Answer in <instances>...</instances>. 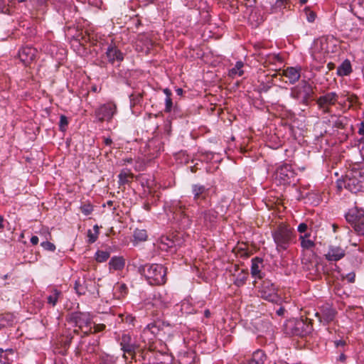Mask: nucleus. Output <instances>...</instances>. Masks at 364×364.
Masks as SVG:
<instances>
[{
	"instance_id": "nucleus-1",
	"label": "nucleus",
	"mask_w": 364,
	"mask_h": 364,
	"mask_svg": "<svg viewBox=\"0 0 364 364\" xmlns=\"http://www.w3.org/2000/svg\"><path fill=\"white\" fill-rule=\"evenodd\" d=\"M138 272L151 285L164 284L166 281V268L161 264H146L140 265Z\"/></svg>"
},
{
	"instance_id": "nucleus-2",
	"label": "nucleus",
	"mask_w": 364,
	"mask_h": 364,
	"mask_svg": "<svg viewBox=\"0 0 364 364\" xmlns=\"http://www.w3.org/2000/svg\"><path fill=\"white\" fill-rule=\"evenodd\" d=\"M272 235L279 252L287 250L295 237L293 230L284 224H280L272 230Z\"/></svg>"
},
{
	"instance_id": "nucleus-3",
	"label": "nucleus",
	"mask_w": 364,
	"mask_h": 364,
	"mask_svg": "<svg viewBox=\"0 0 364 364\" xmlns=\"http://www.w3.org/2000/svg\"><path fill=\"white\" fill-rule=\"evenodd\" d=\"M343 183L345 188L352 193L364 191V167L348 171Z\"/></svg>"
},
{
	"instance_id": "nucleus-4",
	"label": "nucleus",
	"mask_w": 364,
	"mask_h": 364,
	"mask_svg": "<svg viewBox=\"0 0 364 364\" xmlns=\"http://www.w3.org/2000/svg\"><path fill=\"white\" fill-rule=\"evenodd\" d=\"M346 220L350 223L355 231L360 235H364V210L354 207L346 214Z\"/></svg>"
},
{
	"instance_id": "nucleus-5",
	"label": "nucleus",
	"mask_w": 364,
	"mask_h": 364,
	"mask_svg": "<svg viewBox=\"0 0 364 364\" xmlns=\"http://www.w3.org/2000/svg\"><path fill=\"white\" fill-rule=\"evenodd\" d=\"M314 90L312 86L306 81H302L298 85L291 90V97L300 100L303 104L306 105L312 97Z\"/></svg>"
},
{
	"instance_id": "nucleus-6",
	"label": "nucleus",
	"mask_w": 364,
	"mask_h": 364,
	"mask_svg": "<svg viewBox=\"0 0 364 364\" xmlns=\"http://www.w3.org/2000/svg\"><path fill=\"white\" fill-rule=\"evenodd\" d=\"M260 296L272 303L278 304L281 301V297L277 294V289L269 280L262 282L259 290Z\"/></svg>"
},
{
	"instance_id": "nucleus-7",
	"label": "nucleus",
	"mask_w": 364,
	"mask_h": 364,
	"mask_svg": "<svg viewBox=\"0 0 364 364\" xmlns=\"http://www.w3.org/2000/svg\"><path fill=\"white\" fill-rule=\"evenodd\" d=\"M289 333L293 336H305L311 331L312 326L310 323L303 319L289 321L287 324Z\"/></svg>"
},
{
	"instance_id": "nucleus-8",
	"label": "nucleus",
	"mask_w": 364,
	"mask_h": 364,
	"mask_svg": "<svg viewBox=\"0 0 364 364\" xmlns=\"http://www.w3.org/2000/svg\"><path fill=\"white\" fill-rule=\"evenodd\" d=\"M294 178L295 172L291 166L288 164L280 166L275 173V179L281 184L290 183L294 181Z\"/></svg>"
},
{
	"instance_id": "nucleus-9",
	"label": "nucleus",
	"mask_w": 364,
	"mask_h": 364,
	"mask_svg": "<svg viewBox=\"0 0 364 364\" xmlns=\"http://www.w3.org/2000/svg\"><path fill=\"white\" fill-rule=\"evenodd\" d=\"M193 200L198 205L206 201L210 196V188L202 184L196 183L191 186Z\"/></svg>"
},
{
	"instance_id": "nucleus-10",
	"label": "nucleus",
	"mask_w": 364,
	"mask_h": 364,
	"mask_svg": "<svg viewBox=\"0 0 364 364\" xmlns=\"http://www.w3.org/2000/svg\"><path fill=\"white\" fill-rule=\"evenodd\" d=\"M70 321L75 323L79 329L89 327L92 323V316L87 312H73L70 315Z\"/></svg>"
},
{
	"instance_id": "nucleus-11",
	"label": "nucleus",
	"mask_w": 364,
	"mask_h": 364,
	"mask_svg": "<svg viewBox=\"0 0 364 364\" xmlns=\"http://www.w3.org/2000/svg\"><path fill=\"white\" fill-rule=\"evenodd\" d=\"M338 100V95L335 92H331L321 96L317 100V104L323 112H330L331 106L334 105Z\"/></svg>"
},
{
	"instance_id": "nucleus-12",
	"label": "nucleus",
	"mask_w": 364,
	"mask_h": 364,
	"mask_svg": "<svg viewBox=\"0 0 364 364\" xmlns=\"http://www.w3.org/2000/svg\"><path fill=\"white\" fill-rule=\"evenodd\" d=\"M119 344L124 353H128L130 355H134L138 348L136 342L128 333H123L122 335ZM124 357L126 358L125 354H124Z\"/></svg>"
},
{
	"instance_id": "nucleus-13",
	"label": "nucleus",
	"mask_w": 364,
	"mask_h": 364,
	"mask_svg": "<svg viewBox=\"0 0 364 364\" xmlns=\"http://www.w3.org/2000/svg\"><path fill=\"white\" fill-rule=\"evenodd\" d=\"M37 50L31 46L23 47L18 52V56L26 65L31 64L35 60L37 55Z\"/></svg>"
},
{
	"instance_id": "nucleus-14",
	"label": "nucleus",
	"mask_w": 364,
	"mask_h": 364,
	"mask_svg": "<svg viewBox=\"0 0 364 364\" xmlns=\"http://www.w3.org/2000/svg\"><path fill=\"white\" fill-rule=\"evenodd\" d=\"M106 56L107 60L112 64L115 62L121 63L124 60L123 53L117 48L115 45H110L108 46L106 51Z\"/></svg>"
},
{
	"instance_id": "nucleus-15",
	"label": "nucleus",
	"mask_w": 364,
	"mask_h": 364,
	"mask_svg": "<svg viewBox=\"0 0 364 364\" xmlns=\"http://www.w3.org/2000/svg\"><path fill=\"white\" fill-rule=\"evenodd\" d=\"M301 71L300 67H287L282 70V75L287 77L290 84H294L299 80Z\"/></svg>"
},
{
	"instance_id": "nucleus-16",
	"label": "nucleus",
	"mask_w": 364,
	"mask_h": 364,
	"mask_svg": "<svg viewBox=\"0 0 364 364\" xmlns=\"http://www.w3.org/2000/svg\"><path fill=\"white\" fill-rule=\"evenodd\" d=\"M325 256L329 261H338L345 256V251L340 247L331 246Z\"/></svg>"
},
{
	"instance_id": "nucleus-17",
	"label": "nucleus",
	"mask_w": 364,
	"mask_h": 364,
	"mask_svg": "<svg viewBox=\"0 0 364 364\" xmlns=\"http://www.w3.org/2000/svg\"><path fill=\"white\" fill-rule=\"evenodd\" d=\"M360 104L358 101V97L355 95H348L346 100L343 101V109L344 112L348 110H352L353 112H357Z\"/></svg>"
},
{
	"instance_id": "nucleus-18",
	"label": "nucleus",
	"mask_w": 364,
	"mask_h": 364,
	"mask_svg": "<svg viewBox=\"0 0 364 364\" xmlns=\"http://www.w3.org/2000/svg\"><path fill=\"white\" fill-rule=\"evenodd\" d=\"M27 0H0V11L1 13L9 14L16 2L24 3Z\"/></svg>"
},
{
	"instance_id": "nucleus-19",
	"label": "nucleus",
	"mask_w": 364,
	"mask_h": 364,
	"mask_svg": "<svg viewBox=\"0 0 364 364\" xmlns=\"http://www.w3.org/2000/svg\"><path fill=\"white\" fill-rule=\"evenodd\" d=\"M266 358L264 353L261 350H257L254 352L252 359L244 361L241 364H264Z\"/></svg>"
},
{
	"instance_id": "nucleus-20",
	"label": "nucleus",
	"mask_w": 364,
	"mask_h": 364,
	"mask_svg": "<svg viewBox=\"0 0 364 364\" xmlns=\"http://www.w3.org/2000/svg\"><path fill=\"white\" fill-rule=\"evenodd\" d=\"M336 311L335 309L331 307H325L322 309L321 316L316 314V316L319 317L321 321H323V322L328 323L332 321L336 316Z\"/></svg>"
},
{
	"instance_id": "nucleus-21",
	"label": "nucleus",
	"mask_w": 364,
	"mask_h": 364,
	"mask_svg": "<svg viewBox=\"0 0 364 364\" xmlns=\"http://www.w3.org/2000/svg\"><path fill=\"white\" fill-rule=\"evenodd\" d=\"M262 264V259L255 257L252 259L251 274L255 278H262L260 264Z\"/></svg>"
},
{
	"instance_id": "nucleus-22",
	"label": "nucleus",
	"mask_w": 364,
	"mask_h": 364,
	"mask_svg": "<svg viewBox=\"0 0 364 364\" xmlns=\"http://www.w3.org/2000/svg\"><path fill=\"white\" fill-rule=\"evenodd\" d=\"M244 65H245L244 63L240 60L236 62L235 66L232 68L230 69L228 71L229 77H230L232 78H235L237 76L240 77V76L243 75Z\"/></svg>"
},
{
	"instance_id": "nucleus-23",
	"label": "nucleus",
	"mask_w": 364,
	"mask_h": 364,
	"mask_svg": "<svg viewBox=\"0 0 364 364\" xmlns=\"http://www.w3.org/2000/svg\"><path fill=\"white\" fill-rule=\"evenodd\" d=\"M352 73V67L350 60H345L337 68V74L339 76H347Z\"/></svg>"
},
{
	"instance_id": "nucleus-24",
	"label": "nucleus",
	"mask_w": 364,
	"mask_h": 364,
	"mask_svg": "<svg viewBox=\"0 0 364 364\" xmlns=\"http://www.w3.org/2000/svg\"><path fill=\"white\" fill-rule=\"evenodd\" d=\"M124 259L121 257H114L109 262L110 270H121L124 268Z\"/></svg>"
},
{
	"instance_id": "nucleus-25",
	"label": "nucleus",
	"mask_w": 364,
	"mask_h": 364,
	"mask_svg": "<svg viewBox=\"0 0 364 364\" xmlns=\"http://www.w3.org/2000/svg\"><path fill=\"white\" fill-rule=\"evenodd\" d=\"M117 106L113 102H108L100 107V114H115Z\"/></svg>"
},
{
	"instance_id": "nucleus-26",
	"label": "nucleus",
	"mask_w": 364,
	"mask_h": 364,
	"mask_svg": "<svg viewBox=\"0 0 364 364\" xmlns=\"http://www.w3.org/2000/svg\"><path fill=\"white\" fill-rule=\"evenodd\" d=\"M62 296V292L56 289H53L50 294L47 297V301L52 306H55L59 299V298Z\"/></svg>"
},
{
	"instance_id": "nucleus-27",
	"label": "nucleus",
	"mask_w": 364,
	"mask_h": 364,
	"mask_svg": "<svg viewBox=\"0 0 364 364\" xmlns=\"http://www.w3.org/2000/svg\"><path fill=\"white\" fill-rule=\"evenodd\" d=\"M164 93L166 95V99H165V112H171L172 111L173 107V102L171 99V91L166 88L164 90Z\"/></svg>"
},
{
	"instance_id": "nucleus-28",
	"label": "nucleus",
	"mask_w": 364,
	"mask_h": 364,
	"mask_svg": "<svg viewBox=\"0 0 364 364\" xmlns=\"http://www.w3.org/2000/svg\"><path fill=\"white\" fill-rule=\"evenodd\" d=\"M72 339H73V336L71 334H68L66 336H62L60 338L58 343L64 351H65L69 348V346L71 343Z\"/></svg>"
},
{
	"instance_id": "nucleus-29",
	"label": "nucleus",
	"mask_w": 364,
	"mask_h": 364,
	"mask_svg": "<svg viewBox=\"0 0 364 364\" xmlns=\"http://www.w3.org/2000/svg\"><path fill=\"white\" fill-rule=\"evenodd\" d=\"M175 242L170 239L168 237H164L161 238L160 248L164 250H168L175 247Z\"/></svg>"
},
{
	"instance_id": "nucleus-30",
	"label": "nucleus",
	"mask_w": 364,
	"mask_h": 364,
	"mask_svg": "<svg viewBox=\"0 0 364 364\" xmlns=\"http://www.w3.org/2000/svg\"><path fill=\"white\" fill-rule=\"evenodd\" d=\"M105 325L102 323H95L93 327L90 326L89 329L87 331H85L84 332V334L85 336L88 335L89 333H96L98 332H101L105 329Z\"/></svg>"
},
{
	"instance_id": "nucleus-31",
	"label": "nucleus",
	"mask_w": 364,
	"mask_h": 364,
	"mask_svg": "<svg viewBox=\"0 0 364 364\" xmlns=\"http://www.w3.org/2000/svg\"><path fill=\"white\" fill-rule=\"evenodd\" d=\"M184 209V206L180 201H174L171 207H170V211L173 212L175 214H183Z\"/></svg>"
},
{
	"instance_id": "nucleus-32",
	"label": "nucleus",
	"mask_w": 364,
	"mask_h": 364,
	"mask_svg": "<svg viewBox=\"0 0 364 364\" xmlns=\"http://www.w3.org/2000/svg\"><path fill=\"white\" fill-rule=\"evenodd\" d=\"M109 257V252L107 251L98 250L95 254V259L98 262H104Z\"/></svg>"
},
{
	"instance_id": "nucleus-33",
	"label": "nucleus",
	"mask_w": 364,
	"mask_h": 364,
	"mask_svg": "<svg viewBox=\"0 0 364 364\" xmlns=\"http://www.w3.org/2000/svg\"><path fill=\"white\" fill-rule=\"evenodd\" d=\"M129 178H133V174L129 170L122 171L119 174V183H126L128 182Z\"/></svg>"
},
{
	"instance_id": "nucleus-34",
	"label": "nucleus",
	"mask_w": 364,
	"mask_h": 364,
	"mask_svg": "<svg viewBox=\"0 0 364 364\" xmlns=\"http://www.w3.org/2000/svg\"><path fill=\"white\" fill-rule=\"evenodd\" d=\"M134 237L136 240L145 241L147 238L146 231L136 229L134 232Z\"/></svg>"
},
{
	"instance_id": "nucleus-35",
	"label": "nucleus",
	"mask_w": 364,
	"mask_h": 364,
	"mask_svg": "<svg viewBox=\"0 0 364 364\" xmlns=\"http://www.w3.org/2000/svg\"><path fill=\"white\" fill-rule=\"evenodd\" d=\"M315 246V242L311 240H304L303 237L301 238V247L303 250H311Z\"/></svg>"
},
{
	"instance_id": "nucleus-36",
	"label": "nucleus",
	"mask_w": 364,
	"mask_h": 364,
	"mask_svg": "<svg viewBox=\"0 0 364 364\" xmlns=\"http://www.w3.org/2000/svg\"><path fill=\"white\" fill-rule=\"evenodd\" d=\"M205 220L213 223L217 218V213L213 210H209L203 213Z\"/></svg>"
},
{
	"instance_id": "nucleus-37",
	"label": "nucleus",
	"mask_w": 364,
	"mask_h": 364,
	"mask_svg": "<svg viewBox=\"0 0 364 364\" xmlns=\"http://www.w3.org/2000/svg\"><path fill=\"white\" fill-rule=\"evenodd\" d=\"M38 234L45 240H49L51 239V234L48 228H42Z\"/></svg>"
},
{
	"instance_id": "nucleus-38",
	"label": "nucleus",
	"mask_w": 364,
	"mask_h": 364,
	"mask_svg": "<svg viewBox=\"0 0 364 364\" xmlns=\"http://www.w3.org/2000/svg\"><path fill=\"white\" fill-rule=\"evenodd\" d=\"M159 331L158 328L154 324H149L143 331V334L144 336L147 335L149 333L152 334H155Z\"/></svg>"
},
{
	"instance_id": "nucleus-39",
	"label": "nucleus",
	"mask_w": 364,
	"mask_h": 364,
	"mask_svg": "<svg viewBox=\"0 0 364 364\" xmlns=\"http://www.w3.org/2000/svg\"><path fill=\"white\" fill-rule=\"evenodd\" d=\"M68 124V121L65 115H61L59 127L60 130L62 132H65L66 130V127Z\"/></svg>"
},
{
	"instance_id": "nucleus-40",
	"label": "nucleus",
	"mask_w": 364,
	"mask_h": 364,
	"mask_svg": "<svg viewBox=\"0 0 364 364\" xmlns=\"http://www.w3.org/2000/svg\"><path fill=\"white\" fill-rule=\"evenodd\" d=\"M41 245L43 247V249L48 250V251L53 252L55 250V245L50 242L48 240L42 242Z\"/></svg>"
},
{
	"instance_id": "nucleus-41",
	"label": "nucleus",
	"mask_w": 364,
	"mask_h": 364,
	"mask_svg": "<svg viewBox=\"0 0 364 364\" xmlns=\"http://www.w3.org/2000/svg\"><path fill=\"white\" fill-rule=\"evenodd\" d=\"M80 210L83 214L88 215L92 212L93 208L90 204H84L80 206Z\"/></svg>"
},
{
	"instance_id": "nucleus-42",
	"label": "nucleus",
	"mask_w": 364,
	"mask_h": 364,
	"mask_svg": "<svg viewBox=\"0 0 364 364\" xmlns=\"http://www.w3.org/2000/svg\"><path fill=\"white\" fill-rule=\"evenodd\" d=\"M309 22H314L316 18V14L306 7L304 9Z\"/></svg>"
},
{
	"instance_id": "nucleus-43",
	"label": "nucleus",
	"mask_w": 364,
	"mask_h": 364,
	"mask_svg": "<svg viewBox=\"0 0 364 364\" xmlns=\"http://www.w3.org/2000/svg\"><path fill=\"white\" fill-rule=\"evenodd\" d=\"M98 341H95L92 343H89L87 350L90 353H95L98 350Z\"/></svg>"
},
{
	"instance_id": "nucleus-44",
	"label": "nucleus",
	"mask_w": 364,
	"mask_h": 364,
	"mask_svg": "<svg viewBox=\"0 0 364 364\" xmlns=\"http://www.w3.org/2000/svg\"><path fill=\"white\" fill-rule=\"evenodd\" d=\"M75 289L76 292L80 295L85 294L84 288H83L82 284L80 283V279L75 282Z\"/></svg>"
},
{
	"instance_id": "nucleus-45",
	"label": "nucleus",
	"mask_w": 364,
	"mask_h": 364,
	"mask_svg": "<svg viewBox=\"0 0 364 364\" xmlns=\"http://www.w3.org/2000/svg\"><path fill=\"white\" fill-rule=\"evenodd\" d=\"M290 3V0H276V5L279 7L287 8Z\"/></svg>"
},
{
	"instance_id": "nucleus-46",
	"label": "nucleus",
	"mask_w": 364,
	"mask_h": 364,
	"mask_svg": "<svg viewBox=\"0 0 364 364\" xmlns=\"http://www.w3.org/2000/svg\"><path fill=\"white\" fill-rule=\"evenodd\" d=\"M87 236L89 237V242L93 243L95 242L97 239V233H92L91 230L88 231Z\"/></svg>"
},
{
	"instance_id": "nucleus-47",
	"label": "nucleus",
	"mask_w": 364,
	"mask_h": 364,
	"mask_svg": "<svg viewBox=\"0 0 364 364\" xmlns=\"http://www.w3.org/2000/svg\"><path fill=\"white\" fill-rule=\"evenodd\" d=\"M307 229H308V225L304 223H300L297 228V230L300 233L306 232Z\"/></svg>"
},
{
	"instance_id": "nucleus-48",
	"label": "nucleus",
	"mask_w": 364,
	"mask_h": 364,
	"mask_svg": "<svg viewBox=\"0 0 364 364\" xmlns=\"http://www.w3.org/2000/svg\"><path fill=\"white\" fill-rule=\"evenodd\" d=\"M119 317L121 318L122 321H125L129 323H132L134 319V317H132L131 315H127L125 318H124L123 315H119Z\"/></svg>"
},
{
	"instance_id": "nucleus-49",
	"label": "nucleus",
	"mask_w": 364,
	"mask_h": 364,
	"mask_svg": "<svg viewBox=\"0 0 364 364\" xmlns=\"http://www.w3.org/2000/svg\"><path fill=\"white\" fill-rule=\"evenodd\" d=\"M343 279L346 278L348 282H353L355 280V274L353 272H350L346 274V277L342 275Z\"/></svg>"
},
{
	"instance_id": "nucleus-50",
	"label": "nucleus",
	"mask_w": 364,
	"mask_h": 364,
	"mask_svg": "<svg viewBox=\"0 0 364 364\" xmlns=\"http://www.w3.org/2000/svg\"><path fill=\"white\" fill-rule=\"evenodd\" d=\"M335 345L338 348L340 346H344L346 345V341L343 340H338L335 341Z\"/></svg>"
},
{
	"instance_id": "nucleus-51",
	"label": "nucleus",
	"mask_w": 364,
	"mask_h": 364,
	"mask_svg": "<svg viewBox=\"0 0 364 364\" xmlns=\"http://www.w3.org/2000/svg\"><path fill=\"white\" fill-rule=\"evenodd\" d=\"M39 239L37 236H33L31 238V242L32 245H36L38 243Z\"/></svg>"
},
{
	"instance_id": "nucleus-52",
	"label": "nucleus",
	"mask_w": 364,
	"mask_h": 364,
	"mask_svg": "<svg viewBox=\"0 0 364 364\" xmlns=\"http://www.w3.org/2000/svg\"><path fill=\"white\" fill-rule=\"evenodd\" d=\"M285 309L284 307H279V309L277 310V314L278 316H283L284 314Z\"/></svg>"
},
{
	"instance_id": "nucleus-53",
	"label": "nucleus",
	"mask_w": 364,
	"mask_h": 364,
	"mask_svg": "<svg viewBox=\"0 0 364 364\" xmlns=\"http://www.w3.org/2000/svg\"><path fill=\"white\" fill-rule=\"evenodd\" d=\"M311 234L309 232H304V235H301L299 236V240L301 241V238L303 237L304 240L309 239Z\"/></svg>"
},
{
	"instance_id": "nucleus-54",
	"label": "nucleus",
	"mask_w": 364,
	"mask_h": 364,
	"mask_svg": "<svg viewBox=\"0 0 364 364\" xmlns=\"http://www.w3.org/2000/svg\"><path fill=\"white\" fill-rule=\"evenodd\" d=\"M358 133L360 134H364V122H362L360 123V127H359Z\"/></svg>"
},
{
	"instance_id": "nucleus-55",
	"label": "nucleus",
	"mask_w": 364,
	"mask_h": 364,
	"mask_svg": "<svg viewBox=\"0 0 364 364\" xmlns=\"http://www.w3.org/2000/svg\"><path fill=\"white\" fill-rule=\"evenodd\" d=\"M176 93L177 94V95L178 96H182L183 95V90L182 88H176Z\"/></svg>"
},
{
	"instance_id": "nucleus-56",
	"label": "nucleus",
	"mask_w": 364,
	"mask_h": 364,
	"mask_svg": "<svg viewBox=\"0 0 364 364\" xmlns=\"http://www.w3.org/2000/svg\"><path fill=\"white\" fill-rule=\"evenodd\" d=\"M112 139H111L110 138H106V139H105V144L106 145L109 146V145H111V144H112Z\"/></svg>"
},
{
	"instance_id": "nucleus-57",
	"label": "nucleus",
	"mask_w": 364,
	"mask_h": 364,
	"mask_svg": "<svg viewBox=\"0 0 364 364\" xmlns=\"http://www.w3.org/2000/svg\"><path fill=\"white\" fill-rule=\"evenodd\" d=\"M346 355L343 353L341 354V355L339 356V360L343 362L346 360Z\"/></svg>"
},
{
	"instance_id": "nucleus-58",
	"label": "nucleus",
	"mask_w": 364,
	"mask_h": 364,
	"mask_svg": "<svg viewBox=\"0 0 364 364\" xmlns=\"http://www.w3.org/2000/svg\"><path fill=\"white\" fill-rule=\"evenodd\" d=\"M204 315L206 318H208L210 316V312L208 309H206L204 312Z\"/></svg>"
},
{
	"instance_id": "nucleus-59",
	"label": "nucleus",
	"mask_w": 364,
	"mask_h": 364,
	"mask_svg": "<svg viewBox=\"0 0 364 364\" xmlns=\"http://www.w3.org/2000/svg\"><path fill=\"white\" fill-rule=\"evenodd\" d=\"M3 221H4V218H3V216L0 215V229L4 228Z\"/></svg>"
},
{
	"instance_id": "nucleus-60",
	"label": "nucleus",
	"mask_w": 364,
	"mask_h": 364,
	"mask_svg": "<svg viewBox=\"0 0 364 364\" xmlns=\"http://www.w3.org/2000/svg\"><path fill=\"white\" fill-rule=\"evenodd\" d=\"M92 91H93L94 92H99L98 88H97V87L96 85H94V86L92 87Z\"/></svg>"
},
{
	"instance_id": "nucleus-61",
	"label": "nucleus",
	"mask_w": 364,
	"mask_h": 364,
	"mask_svg": "<svg viewBox=\"0 0 364 364\" xmlns=\"http://www.w3.org/2000/svg\"><path fill=\"white\" fill-rule=\"evenodd\" d=\"M299 3L303 5L307 3L308 0H299Z\"/></svg>"
},
{
	"instance_id": "nucleus-62",
	"label": "nucleus",
	"mask_w": 364,
	"mask_h": 364,
	"mask_svg": "<svg viewBox=\"0 0 364 364\" xmlns=\"http://www.w3.org/2000/svg\"><path fill=\"white\" fill-rule=\"evenodd\" d=\"M98 226L96 225L94 226V230H95V233L98 234Z\"/></svg>"
},
{
	"instance_id": "nucleus-63",
	"label": "nucleus",
	"mask_w": 364,
	"mask_h": 364,
	"mask_svg": "<svg viewBox=\"0 0 364 364\" xmlns=\"http://www.w3.org/2000/svg\"><path fill=\"white\" fill-rule=\"evenodd\" d=\"M73 333H75V334H78L79 333V329H75L73 331Z\"/></svg>"
},
{
	"instance_id": "nucleus-64",
	"label": "nucleus",
	"mask_w": 364,
	"mask_h": 364,
	"mask_svg": "<svg viewBox=\"0 0 364 364\" xmlns=\"http://www.w3.org/2000/svg\"><path fill=\"white\" fill-rule=\"evenodd\" d=\"M338 228V226L335 224L333 225V230L336 231V228Z\"/></svg>"
}]
</instances>
